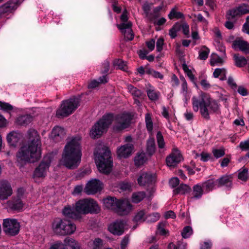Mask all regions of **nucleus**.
Segmentation results:
<instances>
[{
	"label": "nucleus",
	"instance_id": "obj_1",
	"mask_svg": "<svg viewBox=\"0 0 249 249\" xmlns=\"http://www.w3.org/2000/svg\"><path fill=\"white\" fill-rule=\"evenodd\" d=\"M132 116L129 113L118 114L115 116L112 113L104 114L92 127L89 136L92 139L100 138L107 131L109 126L114 122L113 129L115 132H121L130 125Z\"/></svg>",
	"mask_w": 249,
	"mask_h": 249
},
{
	"label": "nucleus",
	"instance_id": "obj_2",
	"mask_svg": "<svg viewBox=\"0 0 249 249\" xmlns=\"http://www.w3.org/2000/svg\"><path fill=\"white\" fill-rule=\"evenodd\" d=\"M30 142L28 146H22L17 153L18 162L21 164L37 161L41 157L40 140L37 131L29 129L28 132Z\"/></svg>",
	"mask_w": 249,
	"mask_h": 249
},
{
	"label": "nucleus",
	"instance_id": "obj_3",
	"mask_svg": "<svg viewBox=\"0 0 249 249\" xmlns=\"http://www.w3.org/2000/svg\"><path fill=\"white\" fill-rule=\"evenodd\" d=\"M192 100L194 110L197 112L199 108L202 117L206 120H210V115L217 113L219 109L217 102L205 92L201 93L199 99L193 97Z\"/></svg>",
	"mask_w": 249,
	"mask_h": 249
},
{
	"label": "nucleus",
	"instance_id": "obj_4",
	"mask_svg": "<svg viewBox=\"0 0 249 249\" xmlns=\"http://www.w3.org/2000/svg\"><path fill=\"white\" fill-rule=\"evenodd\" d=\"M82 152L79 142L73 138L65 146L62 154L63 165L69 169L77 167L79 164Z\"/></svg>",
	"mask_w": 249,
	"mask_h": 249
},
{
	"label": "nucleus",
	"instance_id": "obj_5",
	"mask_svg": "<svg viewBox=\"0 0 249 249\" xmlns=\"http://www.w3.org/2000/svg\"><path fill=\"white\" fill-rule=\"evenodd\" d=\"M105 207L111 210L120 215L127 214L132 209V205L123 199H118L115 196H107L103 199Z\"/></svg>",
	"mask_w": 249,
	"mask_h": 249
},
{
	"label": "nucleus",
	"instance_id": "obj_6",
	"mask_svg": "<svg viewBox=\"0 0 249 249\" xmlns=\"http://www.w3.org/2000/svg\"><path fill=\"white\" fill-rule=\"evenodd\" d=\"M94 154L95 163L99 171L106 175L110 174L113 167V160L110 150L106 147Z\"/></svg>",
	"mask_w": 249,
	"mask_h": 249
},
{
	"label": "nucleus",
	"instance_id": "obj_7",
	"mask_svg": "<svg viewBox=\"0 0 249 249\" xmlns=\"http://www.w3.org/2000/svg\"><path fill=\"white\" fill-rule=\"evenodd\" d=\"M81 95L74 96L70 99L63 101L60 108L56 111L58 118L66 117L72 114L80 106Z\"/></svg>",
	"mask_w": 249,
	"mask_h": 249
},
{
	"label": "nucleus",
	"instance_id": "obj_8",
	"mask_svg": "<svg viewBox=\"0 0 249 249\" xmlns=\"http://www.w3.org/2000/svg\"><path fill=\"white\" fill-rule=\"evenodd\" d=\"M75 225L70 220L67 219L56 218L52 223L53 232L57 235H70L76 230Z\"/></svg>",
	"mask_w": 249,
	"mask_h": 249
},
{
	"label": "nucleus",
	"instance_id": "obj_9",
	"mask_svg": "<svg viewBox=\"0 0 249 249\" xmlns=\"http://www.w3.org/2000/svg\"><path fill=\"white\" fill-rule=\"evenodd\" d=\"M75 210L77 213L87 214H97L100 212V208L96 201L92 199H80L75 203Z\"/></svg>",
	"mask_w": 249,
	"mask_h": 249
},
{
	"label": "nucleus",
	"instance_id": "obj_10",
	"mask_svg": "<svg viewBox=\"0 0 249 249\" xmlns=\"http://www.w3.org/2000/svg\"><path fill=\"white\" fill-rule=\"evenodd\" d=\"M3 230L6 235L15 236L18 234L20 225L16 219L6 218L3 219Z\"/></svg>",
	"mask_w": 249,
	"mask_h": 249
},
{
	"label": "nucleus",
	"instance_id": "obj_11",
	"mask_svg": "<svg viewBox=\"0 0 249 249\" xmlns=\"http://www.w3.org/2000/svg\"><path fill=\"white\" fill-rule=\"evenodd\" d=\"M248 13H249V6L243 3L229 10L226 13V17L227 19L230 20Z\"/></svg>",
	"mask_w": 249,
	"mask_h": 249
},
{
	"label": "nucleus",
	"instance_id": "obj_12",
	"mask_svg": "<svg viewBox=\"0 0 249 249\" xmlns=\"http://www.w3.org/2000/svg\"><path fill=\"white\" fill-rule=\"evenodd\" d=\"M102 182L100 180L91 179L86 185L85 192L88 195L95 194L102 190Z\"/></svg>",
	"mask_w": 249,
	"mask_h": 249
},
{
	"label": "nucleus",
	"instance_id": "obj_13",
	"mask_svg": "<svg viewBox=\"0 0 249 249\" xmlns=\"http://www.w3.org/2000/svg\"><path fill=\"white\" fill-rule=\"evenodd\" d=\"M134 147L132 143H126L117 148V154L120 158H127L130 156Z\"/></svg>",
	"mask_w": 249,
	"mask_h": 249
},
{
	"label": "nucleus",
	"instance_id": "obj_14",
	"mask_svg": "<svg viewBox=\"0 0 249 249\" xmlns=\"http://www.w3.org/2000/svg\"><path fill=\"white\" fill-rule=\"evenodd\" d=\"M51 160L48 158L46 161L43 160L39 165L35 169L34 176L37 178H42L45 176V172L51 164Z\"/></svg>",
	"mask_w": 249,
	"mask_h": 249
},
{
	"label": "nucleus",
	"instance_id": "obj_15",
	"mask_svg": "<svg viewBox=\"0 0 249 249\" xmlns=\"http://www.w3.org/2000/svg\"><path fill=\"white\" fill-rule=\"evenodd\" d=\"M8 208L12 211L18 212H22L23 210L24 203L22 199L12 197V198L7 202Z\"/></svg>",
	"mask_w": 249,
	"mask_h": 249
},
{
	"label": "nucleus",
	"instance_id": "obj_16",
	"mask_svg": "<svg viewBox=\"0 0 249 249\" xmlns=\"http://www.w3.org/2000/svg\"><path fill=\"white\" fill-rule=\"evenodd\" d=\"M124 222L116 220L108 227L109 231L114 235H121L124 232Z\"/></svg>",
	"mask_w": 249,
	"mask_h": 249
},
{
	"label": "nucleus",
	"instance_id": "obj_17",
	"mask_svg": "<svg viewBox=\"0 0 249 249\" xmlns=\"http://www.w3.org/2000/svg\"><path fill=\"white\" fill-rule=\"evenodd\" d=\"M13 193L10 184L7 182H2L0 184V200L7 199Z\"/></svg>",
	"mask_w": 249,
	"mask_h": 249
},
{
	"label": "nucleus",
	"instance_id": "obj_18",
	"mask_svg": "<svg viewBox=\"0 0 249 249\" xmlns=\"http://www.w3.org/2000/svg\"><path fill=\"white\" fill-rule=\"evenodd\" d=\"M155 175L151 173H143L138 178L137 181L140 186L151 184L154 181Z\"/></svg>",
	"mask_w": 249,
	"mask_h": 249
},
{
	"label": "nucleus",
	"instance_id": "obj_19",
	"mask_svg": "<svg viewBox=\"0 0 249 249\" xmlns=\"http://www.w3.org/2000/svg\"><path fill=\"white\" fill-rule=\"evenodd\" d=\"M19 4V0H9L0 7V13L5 14L11 12L16 9Z\"/></svg>",
	"mask_w": 249,
	"mask_h": 249
},
{
	"label": "nucleus",
	"instance_id": "obj_20",
	"mask_svg": "<svg viewBox=\"0 0 249 249\" xmlns=\"http://www.w3.org/2000/svg\"><path fill=\"white\" fill-rule=\"evenodd\" d=\"M217 182V187H225L228 190L232 187V178L231 176L224 175L218 179H216Z\"/></svg>",
	"mask_w": 249,
	"mask_h": 249
},
{
	"label": "nucleus",
	"instance_id": "obj_21",
	"mask_svg": "<svg viewBox=\"0 0 249 249\" xmlns=\"http://www.w3.org/2000/svg\"><path fill=\"white\" fill-rule=\"evenodd\" d=\"M232 47L235 50L239 49L246 53H249V43L240 38H236L233 41Z\"/></svg>",
	"mask_w": 249,
	"mask_h": 249
},
{
	"label": "nucleus",
	"instance_id": "obj_22",
	"mask_svg": "<svg viewBox=\"0 0 249 249\" xmlns=\"http://www.w3.org/2000/svg\"><path fill=\"white\" fill-rule=\"evenodd\" d=\"M181 155L180 153H172L166 158V164L169 167H175L181 161Z\"/></svg>",
	"mask_w": 249,
	"mask_h": 249
},
{
	"label": "nucleus",
	"instance_id": "obj_23",
	"mask_svg": "<svg viewBox=\"0 0 249 249\" xmlns=\"http://www.w3.org/2000/svg\"><path fill=\"white\" fill-rule=\"evenodd\" d=\"M21 138V135L20 133L12 131L7 135V141L10 146L15 147L17 146Z\"/></svg>",
	"mask_w": 249,
	"mask_h": 249
},
{
	"label": "nucleus",
	"instance_id": "obj_24",
	"mask_svg": "<svg viewBox=\"0 0 249 249\" xmlns=\"http://www.w3.org/2000/svg\"><path fill=\"white\" fill-rule=\"evenodd\" d=\"M201 185L204 190V193L206 194L217 188L216 180L214 178L209 179L203 182Z\"/></svg>",
	"mask_w": 249,
	"mask_h": 249
},
{
	"label": "nucleus",
	"instance_id": "obj_25",
	"mask_svg": "<svg viewBox=\"0 0 249 249\" xmlns=\"http://www.w3.org/2000/svg\"><path fill=\"white\" fill-rule=\"evenodd\" d=\"M63 213L65 216L73 219L78 220L81 218V216L70 206L64 207Z\"/></svg>",
	"mask_w": 249,
	"mask_h": 249
},
{
	"label": "nucleus",
	"instance_id": "obj_26",
	"mask_svg": "<svg viewBox=\"0 0 249 249\" xmlns=\"http://www.w3.org/2000/svg\"><path fill=\"white\" fill-rule=\"evenodd\" d=\"M205 193L202 185L197 184L193 187V198L198 199L201 198L203 194Z\"/></svg>",
	"mask_w": 249,
	"mask_h": 249
},
{
	"label": "nucleus",
	"instance_id": "obj_27",
	"mask_svg": "<svg viewBox=\"0 0 249 249\" xmlns=\"http://www.w3.org/2000/svg\"><path fill=\"white\" fill-rule=\"evenodd\" d=\"M33 121V117L30 114H25L19 116L17 119L18 124L26 126Z\"/></svg>",
	"mask_w": 249,
	"mask_h": 249
},
{
	"label": "nucleus",
	"instance_id": "obj_28",
	"mask_svg": "<svg viewBox=\"0 0 249 249\" xmlns=\"http://www.w3.org/2000/svg\"><path fill=\"white\" fill-rule=\"evenodd\" d=\"M51 135L54 141H58L64 136V130L61 127L55 126L53 129Z\"/></svg>",
	"mask_w": 249,
	"mask_h": 249
},
{
	"label": "nucleus",
	"instance_id": "obj_29",
	"mask_svg": "<svg viewBox=\"0 0 249 249\" xmlns=\"http://www.w3.org/2000/svg\"><path fill=\"white\" fill-rule=\"evenodd\" d=\"M147 160L146 154L143 151L137 153L134 159L135 164L138 166L143 165Z\"/></svg>",
	"mask_w": 249,
	"mask_h": 249
},
{
	"label": "nucleus",
	"instance_id": "obj_30",
	"mask_svg": "<svg viewBox=\"0 0 249 249\" xmlns=\"http://www.w3.org/2000/svg\"><path fill=\"white\" fill-rule=\"evenodd\" d=\"M191 191V188L190 186L185 184H181L173 190V194L175 195L179 194L184 195Z\"/></svg>",
	"mask_w": 249,
	"mask_h": 249
},
{
	"label": "nucleus",
	"instance_id": "obj_31",
	"mask_svg": "<svg viewBox=\"0 0 249 249\" xmlns=\"http://www.w3.org/2000/svg\"><path fill=\"white\" fill-rule=\"evenodd\" d=\"M156 145L154 139H149L146 143V153L149 157L155 152Z\"/></svg>",
	"mask_w": 249,
	"mask_h": 249
},
{
	"label": "nucleus",
	"instance_id": "obj_32",
	"mask_svg": "<svg viewBox=\"0 0 249 249\" xmlns=\"http://www.w3.org/2000/svg\"><path fill=\"white\" fill-rule=\"evenodd\" d=\"M233 58L235 65L239 68L243 67L247 64V59L244 56H239V54H234Z\"/></svg>",
	"mask_w": 249,
	"mask_h": 249
},
{
	"label": "nucleus",
	"instance_id": "obj_33",
	"mask_svg": "<svg viewBox=\"0 0 249 249\" xmlns=\"http://www.w3.org/2000/svg\"><path fill=\"white\" fill-rule=\"evenodd\" d=\"M210 50L206 46H203L199 51L198 58L200 60H205L208 57Z\"/></svg>",
	"mask_w": 249,
	"mask_h": 249
},
{
	"label": "nucleus",
	"instance_id": "obj_34",
	"mask_svg": "<svg viewBox=\"0 0 249 249\" xmlns=\"http://www.w3.org/2000/svg\"><path fill=\"white\" fill-rule=\"evenodd\" d=\"M145 196V193L144 192H139L134 193L132 196V202L138 203L141 202Z\"/></svg>",
	"mask_w": 249,
	"mask_h": 249
},
{
	"label": "nucleus",
	"instance_id": "obj_35",
	"mask_svg": "<svg viewBox=\"0 0 249 249\" xmlns=\"http://www.w3.org/2000/svg\"><path fill=\"white\" fill-rule=\"evenodd\" d=\"M147 96L151 101H156L159 99L160 93L154 89H149L146 91Z\"/></svg>",
	"mask_w": 249,
	"mask_h": 249
},
{
	"label": "nucleus",
	"instance_id": "obj_36",
	"mask_svg": "<svg viewBox=\"0 0 249 249\" xmlns=\"http://www.w3.org/2000/svg\"><path fill=\"white\" fill-rule=\"evenodd\" d=\"M168 18L170 19L174 18L181 19L184 18V15L180 12H178L175 8H173L168 15Z\"/></svg>",
	"mask_w": 249,
	"mask_h": 249
},
{
	"label": "nucleus",
	"instance_id": "obj_37",
	"mask_svg": "<svg viewBox=\"0 0 249 249\" xmlns=\"http://www.w3.org/2000/svg\"><path fill=\"white\" fill-rule=\"evenodd\" d=\"M145 71L146 74L150 75L155 78H159L160 79L163 78V75L161 73L152 69L146 68Z\"/></svg>",
	"mask_w": 249,
	"mask_h": 249
},
{
	"label": "nucleus",
	"instance_id": "obj_38",
	"mask_svg": "<svg viewBox=\"0 0 249 249\" xmlns=\"http://www.w3.org/2000/svg\"><path fill=\"white\" fill-rule=\"evenodd\" d=\"M221 74H224V77H221L220 79L221 80H225L226 79V69L222 68H217L215 69L213 73V76L214 78H218Z\"/></svg>",
	"mask_w": 249,
	"mask_h": 249
},
{
	"label": "nucleus",
	"instance_id": "obj_39",
	"mask_svg": "<svg viewBox=\"0 0 249 249\" xmlns=\"http://www.w3.org/2000/svg\"><path fill=\"white\" fill-rule=\"evenodd\" d=\"M113 66L116 67V69L123 71H125L126 65L125 62L122 59H116L113 61Z\"/></svg>",
	"mask_w": 249,
	"mask_h": 249
},
{
	"label": "nucleus",
	"instance_id": "obj_40",
	"mask_svg": "<svg viewBox=\"0 0 249 249\" xmlns=\"http://www.w3.org/2000/svg\"><path fill=\"white\" fill-rule=\"evenodd\" d=\"M128 89L132 95L135 97L140 98L142 96V91L131 85L128 86Z\"/></svg>",
	"mask_w": 249,
	"mask_h": 249
},
{
	"label": "nucleus",
	"instance_id": "obj_41",
	"mask_svg": "<svg viewBox=\"0 0 249 249\" xmlns=\"http://www.w3.org/2000/svg\"><path fill=\"white\" fill-rule=\"evenodd\" d=\"M145 121L147 131L149 133L152 132L153 128V122L150 115L148 113L145 115Z\"/></svg>",
	"mask_w": 249,
	"mask_h": 249
},
{
	"label": "nucleus",
	"instance_id": "obj_42",
	"mask_svg": "<svg viewBox=\"0 0 249 249\" xmlns=\"http://www.w3.org/2000/svg\"><path fill=\"white\" fill-rule=\"evenodd\" d=\"M132 23L131 22H127V23L124 22L117 25L118 28L121 30L122 33L124 32V31H128L131 29Z\"/></svg>",
	"mask_w": 249,
	"mask_h": 249
},
{
	"label": "nucleus",
	"instance_id": "obj_43",
	"mask_svg": "<svg viewBox=\"0 0 249 249\" xmlns=\"http://www.w3.org/2000/svg\"><path fill=\"white\" fill-rule=\"evenodd\" d=\"M192 233V228L190 226H185L182 230L181 235L183 238H188Z\"/></svg>",
	"mask_w": 249,
	"mask_h": 249
},
{
	"label": "nucleus",
	"instance_id": "obj_44",
	"mask_svg": "<svg viewBox=\"0 0 249 249\" xmlns=\"http://www.w3.org/2000/svg\"><path fill=\"white\" fill-rule=\"evenodd\" d=\"M145 213L144 210H142L138 212L135 215L133 220L135 222H138L145 220Z\"/></svg>",
	"mask_w": 249,
	"mask_h": 249
},
{
	"label": "nucleus",
	"instance_id": "obj_45",
	"mask_svg": "<svg viewBox=\"0 0 249 249\" xmlns=\"http://www.w3.org/2000/svg\"><path fill=\"white\" fill-rule=\"evenodd\" d=\"M158 145L160 148H163L165 146V142L163 137L160 131H158L156 135Z\"/></svg>",
	"mask_w": 249,
	"mask_h": 249
},
{
	"label": "nucleus",
	"instance_id": "obj_46",
	"mask_svg": "<svg viewBox=\"0 0 249 249\" xmlns=\"http://www.w3.org/2000/svg\"><path fill=\"white\" fill-rule=\"evenodd\" d=\"M248 169L247 168H243L242 171H239L238 178L239 179L246 181L248 179Z\"/></svg>",
	"mask_w": 249,
	"mask_h": 249
},
{
	"label": "nucleus",
	"instance_id": "obj_47",
	"mask_svg": "<svg viewBox=\"0 0 249 249\" xmlns=\"http://www.w3.org/2000/svg\"><path fill=\"white\" fill-rule=\"evenodd\" d=\"M49 249H68L65 243H62L61 241H57L53 244Z\"/></svg>",
	"mask_w": 249,
	"mask_h": 249
},
{
	"label": "nucleus",
	"instance_id": "obj_48",
	"mask_svg": "<svg viewBox=\"0 0 249 249\" xmlns=\"http://www.w3.org/2000/svg\"><path fill=\"white\" fill-rule=\"evenodd\" d=\"M103 246V240L100 238H96L93 241L92 249H100Z\"/></svg>",
	"mask_w": 249,
	"mask_h": 249
},
{
	"label": "nucleus",
	"instance_id": "obj_49",
	"mask_svg": "<svg viewBox=\"0 0 249 249\" xmlns=\"http://www.w3.org/2000/svg\"><path fill=\"white\" fill-rule=\"evenodd\" d=\"M164 226L165 224L163 222L159 223L158 225V231L161 235H166L168 232V231L164 229Z\"/></svg>",
	"mask_w": 249,
	"mask_h": 249
},
{
	"label": "nucleus",
	"instance_id": "obj_50",
	"mask_svg": "<svg viewBox=\"0 0 249 249\" xmlns=\"http://www.w3.org/2000/svg\"><path fill=\"white\" fill-rule=\"evenodd\" d=\"M64 242L66 245H68L71 247V249H79V247L75 246L74 240L71 238H66Z\"/></svg>",
	"mask_w": 249,
	"mask_h": 249
},
{
	"label": "nucleus",
	"instance_id": "obj_51",
	"mask_svg": "<svg viewBox=\"0 0 249 249\" xmlns=\"http://www.w3.org/2000/svg\"><path fill=\"white\" fill-rule=\"evenodd\" d=\"M0 107L1 109L6 111H11L13 108L12 106L9 103L1 101H0Z\"/></svg>",
	"mask_w": 249,
	"mask_h": 249
},
{
	"label": "nucleus",
	"instance_id": "obj_52",
	"mask_svg": "<svg viewBox=\"0 0 249 249\" xmlns=\"http://www.w3.org/2000/svg\"><path fill=\"white\" fill-rule=\"evenodd\" d=\"M109 70V62L107 60H105L102 65L101 72L104 74L108 73Z\"/></svg>",
	"mask_w": 249,
	"mask_h": 249
},
{
	"label": "nucleus",
	"instance_id": "obj_53",
	"mask_svg": "<svg viewBox=\"0 0 249 249\" xmlns=\"http://www.w3.org/2000/svg\"><path fill=\"white\" fill-rule=\"evenodd\" d=\"M164 40L163 38H159L156 42V50L158 52H160L163 49Z\"/></svg>",
	"mask_w": 249,
	"mask_h": 249
},
{
	"label": "nucleus",
	"instance_id": "obj_54",
	"mask_svg": "<svg viewBox=\"0 0 249 249\" xmlns=\"http://www.w3.org/2000/svg\"><path fill=\"white\" fill-rule=\"evenodd\" d=\"M213 156L216 158H219L225 155V151L222 149H215L213 150Z\"/></svg>",
	"mask_w": 249,
	"mask_h": 249
},
{
	"label": "nucleus",
	"instance_id": "obj_55",
	"mask_svg": "<svg viewBox=\"0 0 249 249\" xmlns=\"http://www.w3.org/2000/svg\"><path fill=\"white\" fill-rule=\"evenodd\" d=\"M179 179L177 177L172 178L169 180V185L172 188H174L179 185Z\"/></svg>",
	"mask_w": 249,
	"mask_h": 249
},
{
	"label": "nucleus",
	"instance_id": "obj_56",
	"mask_svg": "<svg viewBox=\"0 0 249 249\" xmlns=\"http://www.w3.org/2000/svg\"><path fill=\"white\" fill-rule=\"evenodd\" d=\"M201 160L203 162L208 161L209 160L212 159V156L211 154L202 152L200 154Z\"/></svg>",
	"mask_w": 249,
	"mask_h": 249
},
{
	"label": "nucleus",
	"instance_id": "obj_57",
	"mask_svg": "<svg viewBox=\"0 0 249 249\" xmlns=\"http://www.w3.org/2000/svg\"><path fill=\"white\" fill-rule=\"evenodd\" d=\"M160 217V215L159 213H153L148 216L147 217L148 218L147 220L151 222H155L159 220Z\"/></svg>",
	"mask_w": 249,
	"mask_h": 249
},
{
	"label": "nucleus",
	"instance_id": "obj_58",
	"mask_svg": "<svg viewBox=\"0 0 249 249\" xmlns=\"http://www.w3.org/2000/svg\"><path fill=\"white\" fill-rule=\"evenodd\" d=\"M123 34H124V37L128 40H132L134 39V35L132 29L124 31V32Z\"/></svg>",
	"mask_w": 249,
	"mask_h": 249
},
{
	"label": "nucleus",
	"instance_id": "obj_59",
	"mask_svg": "<svg viewBox=\"0 0 249 249\" xmlns=\"http://www.w3.org/2000/svg\"><path fill=\"white\" fill-rule=\"evenodd\" d=\"M146 45L148 49L152 51L155 48V41L154 39L152 38L149 41L146 42Z\"/></svg>",
	"mask_w": 249,
	"mask_h": 249
},
{
	"label": "nucleus",
	"instance_id": "obj_60",
	"mask_svg": "<svg viewBox=\"0 0 249 249\" xmlns=\"http://www.w3.org/2000/svg\"><path fill=\"white\" fill-rule=\"evenodd\" d=\"M148 51L146 50H140L138 51V54H139V57L141 59H145L147 56V54L148 53Z\"/></svg>",
	"mask_w": 249,
	"mask_h": 249
},
{
	"label": "nucleus",
	"instance_id": "obj_61",
	"mask_svg": "<svg viewBox=\"0 0 249 249\" xmlns=\"http://www.w3.org/2000/svg\"><path fill=\"white\" fill-rule=\"evenodd\" d=\"M182 30L183 34L186 36L187 37L189 36V26L186 23H183L182 27Z\"/></svg>",
	"mask_w": 249,
	"mask_h": 249
},
{
	"label": "nucleus",
	"instance_id": "obj_62",
	"mask_svg": "<svg viewBox=\"0 0 249 249\" xmlns=\"http://www.w3.org/2000/svg\"><path fill=\"white\" fill-rule=\"evenodd\" d=\"M239 147L242 150H249V141L241 142L240 143Z\"/></svg>",
	"mask_w": 249,
	"mask_h": 249
},
{
	"label": "nucleus",
	"instance_id": "obj_63",
	"mask_svg": "<svg viewBox=\"0 0 249 249\" xmlns=\"http://www.w3.org/2000/svg\"><path fill=\"white\" fill-rule=\"evenodd\" d=\"M164 217L166 219L169 218L174 219L176 217V215L173 211L170 210L165 213Z\"/></svg>",
	"mask_w": 249,
	"mask_h": 249
},
{
	"label": "nucleus",
	"instance_id": "obj_64",
	"mask_svg": "<svg viewBox=\"0 0 249 249\" xmlns=\"http://www.w3.org/2000/svg\"><path fill=\"white\" fill-rule=\"evenodd\" d=\"M177 246L178 249H187V244L182 239L178 241Z\"/></svg>",
	"mask_w": 249,
	"mask_h": 249
}]
</instances>
